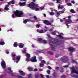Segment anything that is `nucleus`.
Returning <instances> with one entry per match:
<instances>
[{"mask_svg": "<svg viewBox=\"0 0 78 78\" xmlns=\"http://www.w3.org/2000/svg\"><path fill=\"white\" fill-rule=\"evenodd\" d=\"M37 32H38L39 33H44V30H39V29H37Z\"/></svg>", "mask_w": 78, "mask_h": 78, "instance_id": "nucleus-18", "label": "nucleus"}, {"mask_svg": "<svg viewBox=\"0 0 78 78\" xmlns=\"http://www.w3.org/2000/svg\"><path fill=\"white\" fill-rule=\"evenodd\" d=\"M58 9H61L62 8H64V7L60 5H59V6H58Z\"/></svg>", "mask_w": 78, "mask_h": 78, "instance_id": "nucleus-22", "label": "nucleus"}, {"mask_svg": "<svg viewBox=\"0 0 78 78\" xmlns=\"http://www.w3.org/2000/svg\"><path fill=\"white\" fill-rule=\"evenodd\" d=\"M47 72L48 74H50V71L49 70H47Z\"/></svg>", "mask_w": 78, "mask_h": 78, "instance_id": "nucleus-37", "label": "nucleus"}, {"mask_svg": "<svg viewBox=\"0 0 78 78\" xmlns=\"http://www.w3.org/2000/svg\"><path fill=\"white\" fill-rule=\"evenodd\" d=\"M43 69H39V70H40V71H43Z\"/></svg>", "mask_w": 78, "mask_h": 78, "instance_id": "nucleus-53", "label": "nucleus"}, {"mask_svg": "<svg viewBox=\"0 0 78 78\" xmlns=\"http://www.w3.org/2000/svg\"><path fill=\"white\" fill-rule=\"evenodd\" d=\"M43 15H44V17H46V14H43Z\"/></svg>", "mask_w": 78, "mask_h": 78, "instance_id": "nucleus-63", "label": "nucleus"}, {"mask_svg": "<svg viewBox=\"0 0 78 78\" xmlns=\"http://www.w3.org/2000/svg\"><path fill=\"white\" fill-rule=\"evenodd\" d=\"M9 3H10V5H11V4H14V3H15V2L14 1H10Z\"/></svg>", "mask_w": 78, "mask_h": 78, "instance_id": "nucleus-24", "label": "nucleus"}, {"mask_svg": "<svg viewBox=\"0 0 78 78\" xmlns=\"http://www.w3.org/2000/svg\"><path fill=\"white\" fill-rule=\"evenodd\" d=\"M19 5H20V6H25V5H26V2H24L23 3L20 2L19 3Z\"/></svg>", "mask_w": 78, "mask_h": 78, "instance_id": "nucleus-14", "label": "nucleus"}, {"mask_svg": "<svg viewBox=\"0 0 78 78\" xmlns=\"http://www.w3.org/2000/svg\"><path fill=\"white\" fill-rule=\"evenodd\" d=\"M7 31H13V30H12V29H11L9 30H8Z\"/></svg>", "mask_w": 78, "mask_h": 78, "instance_id": "nucleus-51", "label": "nucleus"}, {"mask_svg": "<svg viewBox=\"0 0 78 78\" xmlns=\"http://www.w3.org/2000/svg\"><path fill=\"white\" fill-rule=\"evenodd\" d=\"M13 14H12V17L13 19L16 18V16L18 17H22V15L23 14V12L22 11H20L19 10H17L16 11L14 12Z\"/></svg>", "mask_w": 78, "mask_h": 78, "instance_id": "nucleus-2", "label": "nucleus"}, {"mask_svg": "<svg viewBox=\"0 0 78 78\" xmlns=\"http://www.w3.org/2000/svg\"><path fill=\"white\" fill-rule=\"evenodd\" d=\"M59 1H60V0H56V3H61V2Z\"/></svg>", "mask_w": 78, "mask_h": 78, "instance_id": "nucleus-35", "label": "nucleus"}, {"mask_svg": "<svg viewBox=\"0 0 78 78\" xmlns=\"http://www.w3.org/2000/svg\"><path fill=\"white\" fill-rule=\"evenodd\" d=\"M0 44L2 45H5V43L4 42H0Z\"/></svg>", "mask_w": 78, "mask_h": 78, "instance_id": "nucleus-30", "label": "nucleus"}, {"mask_svg": "<svg viewBox=\"0 0 78 78\" xmlns=\"http://www.w3.org/2000/svg\"><path fill=\"white\" fill-rule=\"evenodd\" d=\"M67 59V57L66 56L63 57L61 58V61L63 62H66Z\"/></svg>", "mask_w": 78, "mask_h": 78, "instance_id": "nucleus-9", "label": "nucleus"}, {"mask_svg": "<svg viewBox=\"0 0 78 78\" xmlns=\"http://www.w3.org/2000/svg\"><path fill=\"white\" fill-rule=\"evenodd\" d=\"M26 56L27 57L26 61H31L32 62H37V60H36V57L34 56L30 60V55L29 54H26Z\"/></svg>", "mask_w": 78, "mask_h": 78, "instance_id": "nucleus-5", "label": "nucleus"}, {"mask_svg": "<svg viewBox=\"0 0 78 78\" xmlns=\"http://www.w3.org/2000/svg\"><path fill=\"white\" fill-rule=\"evenodd\" d=\"M49 44L51 46V48L52 50L55 51V48L54 47L53 45H54L55 44L56 45H60V42L59 40H58L52 38L50 40Z\"/></svg>", "mask_w": 78, "mask_h": 78, "instance_id": "nucleus-1", "label": "nucleus"}, {"mask_svg": "<svg viewBox=\"0 0 78 78\" xmlns=\"http://www.w3.org/2000/svg\"><path fill=\"white\" fill-rule=\"evenodd\" d=\"M7 4L8 5H6L5 6V8L4 9L5 11H8V10H9V8H8V7L9 6V5H10V3L8 2Z\"/></svg>", "mask_w": 78, "mask_h": 78, "instance_id": "nucleus-10", "label": "nucleus"}, {"mask_svg": "<svg viewBox=\"0 0 78 78\" xmlns=\"http://www.w3.org/2000/svg\"><path fill=\"white\" fill-rule=\"evenodd\" d=\"M47 36L49 38H50V35L47 34Z\"/></svg>", "mask_w": 78, "mask_h": 78, "instance_id": "nucleus-57", "label": "nucleus"}, {"mask_svg": "<svg viewBox=\"0 0 78 78\" xmlns=\"http://www.w3.org/2000/svg\"><path fill=\"white\" fill-rule=\"evenodd\" d=\"M35 78H39V76L38 75H36V76H35Z\"/></svg>", "mask_w": 78, "mask_h": 78, "instance_id": "nucleus-52", "label": "nucleus"}, {"mask_svg": "<svg viewBox=\"0 0 78 78\" xmlns=\"http://www.w3.org/2000/svg\"><path fill=\"white\" fill-rule=\"evenodd\" d=\"M71 3H73V4H74V3H75V2L74 1H71Z\"/></svg>", "mask_w": 78, "mask_h": 78, "instance_id": "nucleus-50", "label": "nucleus"}, {"mask_svg": "<svg viewBox=\"0 0 78 78\" xmlns=\"http://www.w3.org/2000/svg\"><path fill=\"white\" fill-rule=\"evenodd\" d=\"M28 69L29 71H30V72H31L33 71V68L30 67H28Z\"/></svg>", "mask_w": 78, "mask_h": 78, "instance_id": "nucleus-19", "label": "nucleus"}, {"mask_svg": "<svg viewBox=\"0 0 78 78\" xmlns=\"http://www.w3.org/2000/svg\"><path fill=\"white\" fill-rule=\"evenodd\" d=\"M26 51L27 50H24V51H22L23 53H26Z\"/></svg>", "mask_w": 78, "mask_h": 78, "instance_id": "nucleus-46", "label": "nucleus"}, {"mask_svg": "<svg viewBox=\"0 0 78 78\" xmlns=\"http://www.w3.org/2000/svg\"><path fill=\"white\" fill-rule=\"evenodd\" d=\"M65 2H66V3H67V2H70V0H65Z\"/></svg>", "mask_w": 78, "mask_h": 78, "instance_id": "nucleus-49", "label": "nucleus"}, {"mask_svg": "<svg viewBox=\"0 0 78 78\" xmlns=\"http://www.w3.org/2000/svg\"><path fill=\"white\" fill-rule=\"evenodd\" d=\"M42 43H44V44H47V41L43 40L42 41Z\"/></svg>", "mask_w": 78, "mask_h": 78, "instance_id": "nucleus-26", "label": "nucleus"}, {"mask_svg": "<svg viewBox=\"0 0 78 78\" xmlns=\"http://www.w3.org/2000/svg\"><path fill=\"white\" fill-rule=\"evenodd\" d=\"M4 75H1L0 76V78H2V77H3V76Z\"/></svg>", "mask_w": 78, "mask_h": 78, "instance_id": "nucleus-55", "label": "nucleus"}, {"mask_svg": "<svg viewBox=\"0 0 78 78\" xmlns=\"http://www.w3.org/2000/svg\"><path fill=\"white\" fill-rule=\"evenodd\" d=\"M40 75L41 76V78H43V75L42 74H40Z\"/></svg>", "mask_w": 78, "mask_h": 78, "instance_id": "nucleus-60", "label": "nucleus"}, {"mask_svg": "<svg viewBox=\"0 0 78 78\" xmlns=\"http://www.w3.org/2000/svg\"><path fill=\"white\" fill-rule=\"evenodd\" d=\"M29 78H31V74H30L28 75Z\"/></svg>", "mask_w": 78, "mask_h": 78, "instance_id": "nucleus-48", "label": "nucleus"}, {"mask_svg": "<svg viewBox=\"0 0 78 78\" xmlns=\"http://www.w3.org/2000/svg\"><path fill=\"white\" fill-rule=\"evenodd\" d=\"M49 15H51H51H54L55 13H54L53 12H50L49 13Z\"/></svg>", "mask_w": 78, "mask_h": 78, "instance_id": "nucleus-29", "label": "nucleus"}, {"mask_svg": "<svg viewBox=\"0 0 78 78\" xmlns=\"http://www.w3.org/2000/svg\"><path fill=\"white\" fill-rule=\"evenodd\" d=\"M64 11H59L57 12V14L55 15V16L57 17H59V15H60V14H62V13H64Z\"/></svg>", "mask_w": 78, "mask_h": 78, "instance_id": "nucleus-13", "label": "nucleus"}, {"mask_svg": "<svg viewBox=\"0 0 78 78\" xmlns=\"http://www.w3.org/2000/svg\"><path fill=\"white\" fill-rule=\"evenodd\" d=\"M53 76H54V77H56V76H57V75L55 73H54L53 74Z\"/></svg>", "mask_w": 78, "mask_h": 78, "instance_id": "nucleus-32", "label": "nucleus"}, {"mask_svg": "<svg viewBox=\"0 0 78 78\" xmlns=\"http://www.w3.org/2000/svg\"><path fill=\"white\" fill-rule=\"evenodd\" d=\"M70 12L73 13H75V11L73 9H72L70 10Z\"/></svg>", "mask_w": 78, "mask_h": 78, "instance_id": "nucleus-31", "label": "nucleus"}, {"mask_svg": "<svg viewBox=\"0 0 78 78\" xmlns=\"http://www.w3.org/2000/svg\"><path fill=\"white\" fill-rule=\"evenodd\" d=\"M48 30V29H44V32H46V31H47Z\"/></svg>", "mask_w": 78, "mask_h": 78, "instance_id": "nucleus-56", "label": "nucleus"}, {"mask_svg": "<svg viewBox=\"0 0 78 78\" xmlns=\"http://www.w3.org/2000/svg\"><path fill=\"white\" fill-rule=\"evenodd\" d=\"M27 50V48H24V50Z\"/></svg>", "mask_w": 78, "mask_h": 78, "instance_id": "nucleus-64", "label": "nucleus"}, {"mask_svg": "<svg viewBox=\"0 0 78 78\" xmlns=\"http://www.w3.org/2000/svg\"><path fill=\"white\" fill-rule=\"evenodd\" d=\"M48 69H51V67L50 66H48Z\"/></svg>", "mask_w": 78, "mask_h": 78, "instance_id": "nucleus-54", "label": "nucleus"}, {"mask_svg": "<svg viewBox=\"0 0 78 78\" xmlns=\"http://www.w3.org/2000/svg\"><path fill=\"white\" fill-rule=\"evenodd\" d=\"M60 69L61 72H63V69L62 68H60Z\"/></svg>", "mask_w": 78, "mask_h": 78, "instance_id": "nucleus-47", "label": "nucleus"}, {"mask_svg": "<svg viewBox=\"0 0 78 78\" xmlns=\"http://www.w3.org/2000/svg\"><path fill=\"white\" fill-rule=\"evenodd\" d=\"M28 6L30 8L32 9H34L36 11H38L39 10V9L37 7L38 6V5L34 3L33 2L30 3L29 4Z\"/></svg>", "mask_w": 78, "mask_h": 78, "instance_id": "nucleus-4", "label": "nucleus"}, {"mask_svg": "<svg viewBox=\"0 0 78 78\" xmlns=\"http://www.w3.org/2000/svg\"><path fill=\"white\" fill-rule=\"evenodd\" d=\"M50 31H53V29H51L49 30Z\"/></svg>", "mask_w": 78, "mask_h": 78, "instance_id": "nucleus-61", "label": "nucleus"}, {"mask_svg": "<svg viewBox=\"0 0 78 78\" xmlns=\"http://www.w3.org/2000/svg\"><path fill=\"white\" fill-rule=\"evenodd\" d=\"M41 63L43 64H45V61L44 60H42L41 61Z\"/></svg>", "mask_w": 78, "mask_h": 78, "instance_id": "nucleus-40", "label": "nucleus"}, {"mask_svg": "<svg viewBox=\"0 0 78 78\" xmlns=\"http://www.w3.org/2000/svg\"><path fill=\"white\" fill-rule=\"evenodd\" d=\"M68 18L69 19H66V18H63V19L65 20L66 21V26H68V28H69V26L68 24H69L70 23H72V20H70V19L71 18V16H68Z\"/></svg>", "mask_w": 78, "mask_h": 78, "instance_id": "nucleus-7", "label": "nucleus"}, {"mask_svg": "<svg viewBox=\"0 0 78 78\" xmlns=\"http://www.w3.org/2000/svg\"><path fill=\"white\" fill-rule=\"evenodd\" d=\"M44 9V7H41L40 9V11H42Z\"/></svg>", "mask_w": 78, "mask_h": 78, "instance_id": "nucleus-44", "label": "nucleus"}, {"mask_svg": "<svg viewBox=\"0 0 78 78\" xmlns=\"http://www.w3.org/2000/svg\"><path fill=\"white\" fill-rule=\"evenodd\" d=\"M12 57L13 58H12V60L13 61H14L15 59H16V60L17 61L16 62V63H18L19 62V60L20 59V56H16V54H14V53H12Z\"/></svg>", "mask_w": 78, "mask_h": 78, "instance_id": "nucleus-6", "label": "nucleus"}, {"mask_svg": "<svg viewBox=\"0 0 78 78\" xmlns=\"http://www.w3.org/2000/svg\"><path fill=\"white\" fill-rule=\"evenodd\" d=\"M34 70L35 71H37V69L36 68L35 69H34Z\"/></svg>", "mask_w": 78, "mask_h": 78, "instance_id": "nucleus-62", "label": "nucleus"}, {"mask_svg": "<svg viewBox=\"0 0 78 78\" xmlns=\"http://www.w3.org/2000/svg\"><path fill=\"white\" fill-rule=\"evenodd\" d=\"M55 69L56 70H58L59 69V67H56V68H55Z\"/></svg>", "mask_w": 78, "mask_h": 78, "instance_id": "nucleus-59", "label": "nucleus"}, {"mask_svg": "<svg viewBox=\"0 0 78 78\" xmlns=\"http://www.w3.org/2000/svg\"><path fill=\"white\" fill-rule=\"evenodd\" d=\"M49 5L50 6H53L54 5L53 3L50 2L49 3Z\"/></svg>", "mask_w": 78, "mask_h": 78, "instance_id": "nucleus-41", "label": "nucleus"}, {"mask_svg": "<svg viewBox=\"0 0 78 78\" xmlns=\"http://www.w3.org/2000/svg\"><path fill=\"white\" fill-rule=\"evenodd\" d=\"M8 70H9L10 72H12V71L11 70V68L9 67H8Z\"/></svg>", "mask_w": 78, "mask_h": 78, "instance_id": "nucleus-28", "label": "nucleus"}, {"mask_svg": "<svg viewBox=\"0 0 78 78\" xmlns=\"http://www.w3.org/2000/svg\"><path fill=\"white\" fill-rule=\"evenodd\" d=\"M68 50L69 51H71V52H73L74 51H75V50L74 48H73L72 47H70L68 48Z\"/></svg>", "mask_w": 78, "mask_h": 78, "instance_id": "nucleus-15", "label": "nucleus"}, {"mask_svg": "<svg viewBox=\"0 0 78 78\" xmlns=\"http://www.w3.org/2000/svg\"><path fill=\"white\" fill-rule=\"evenodd\" d=\"M36 26L37 28H39V27H41L40 24H37L36 25Z\"/></svg>", "mask_w": 78, "mask_h": 78, "instance_id": "nucleus-36", "label": "nucleus"}, {"mask_svg": "<svg viewBox=\"0 0 78 78\" xmlns=\"http://www.w3.org/2000/svg\"><path fill=\"white\" fill-rule=\"evenodd\" d=\"M13 46L15 47H17V42H15L13 44Z\"/></svg>", "mask_w": 78, "mask_h": 78, "instance_id": "nucleus-25", "label": "nucleus"}, {"mask_svg": "<svg viewBox=\"0 0 78 78\" xmlns=\"http://www.w3.org/2000/svg\"><path fill=\"white\" fill-rule=\"evenodd\" d=\"M47 78H51V76H49L48 75H47L46 76Z\"/></svg>", "mask_w": 78, "mask_h": 78, "instance_id": "nucleus-39", "label": "nucleus"}, {"mask_svg": "<svg viewBox=\"0 0 78 78\" xmlns=\"http://www.w3.org/2000/svg\"><path fill=\"white\" fill-rule=\"evenodd\" d=\"M34 18L35 19L36 22H39V20L37 19V17L36 16H34Z\"/></svg>", "mask_w": 78, "mask_h": 78, "instance_id": "nucleus-20", "label": "nucleus"}, {"mask_svg": "<svg viewBox=\"0 0 78 78\" xmlns=\"http://www.w3.org/2000/svg\"><path fill=\"white\" fill-rule=\"evenodd\" d=\"M43 23H44L46 24V25H51V26L53 25V24H51V22H50L49 21L47 20L43 21Z\"/></svg>", "mask_w": 78, "mask_h": 78, "instance_id": "nucleus-8", "label": "nucleus"}, {"mask_svg": "<svg viewBox=\"0 0 78 78\" xmlns=\"http://www.w3.org/2000/svg\"><path fill=\"white\" fill-rule=\"evenodd\" d=\"M40 67H42V66H44V63H40Z\"/></svg>", "mask_w": 78, "mask_h": 78, "instance_id": "nucleus-38", "label": "nucleus"}, {"mask_svg": "<svg viewBox=\"0 0 78 78\" xmlns=\"http://www.w3.org/2000/svg\"><path fill=\"white\" fill-rule=\"evenodd\" d=\"M51 34L52 35H55V34L56 33V31H53L51 33Z\"/></svg>", "mask_w": 78, "mask_h": 78, "instance_id": "nucleus-27", "label": "nucleus"}, {"mask_svg": "<svg viewBox=\"0 0 78 78\" xmlns=\"http://www.w3.org/2000/svg\"><path fill=\"white\" fill-rule=\"evenodd\" d=\"M71 74L72 77L78 78V71H76L75 69V67H73L71 68Z\"/></svg>", "mask_w": 78, "mask_h": 78, "instance_id": "nucleus-3", "label": "nucleus"}, {"mask_svg": "<svg viewBox=\"0 0 78 78\" xmlns=\"http://www.w3.org/2000/svg\"><path fill=\"white\" fill-rule=\"evenodd\" d=\"M69 67V66L68 65H66L63 66V67H64L65 68H66L67 67Z\"/></svg>", "mask_w": 78, "mask_h": 78, "instance_id": "nucleus-45", "label": "nucleus"}, {"mask_svg": "<svg viewBox=\"0 0 78 78\" xmlns=\"http://www.w3.org/2000/svg\"><path fill=\"white\" fill-rule=\"evenodd\" d=\"M32 47L33 48H35V47H36V46L34 45V44L32 45Z\"/></svg>", "mask_w": 78, "mask_h": 78, "instance_id": "nucleus-58", "label": "nucleus"}, {"mask_svg": "<svg viewBox=\"0 0 78 78\" xmlns=\"http://www.w3.org/2000/svg\"><path fill=\"white\" fill-rule=\"evenodd\" d=\"M67 5L69 6H71L72 5V4L71 3H68L67 4Z\"/></svg>", "mask_w": 78, "mask_h": 78, "instance_id": "nucleus-34", "label": "nucleus"}, {"mask_svg": "<svg viewBox=\"0 0 78 78\" xmlns=\"http://www.w3.org/2000/svg\"><path fill=\"white\" fill-rule=\"evenodd\" d=\"M19 72L20 73L21 75H22L23 76H25V73H24L23 71L21 70H19Z\"/></svg>", "mask_w": 78, "mask_h": 78, "instance_id": "nucleus-16", "label": "nucleus"}, {"mask_svg": "<svg viewBox=\"0 0 78 78\" xmlns=\"http://www.w3.org/2000/svg\"><path fill=\"white\" fill-rule=\"evenodd\" d=\"M43 40H42V38H38L37 40V41L39 42V43H42V41Z\"/></svg>", "mask_w": 78, "mask_h": 78, "instance_id": "nucleus-17", "label": "nucleus"}, {"mask_svg": "<svg viewBox=\"0 0 78 78\" xmlns=\"http://www.w3.org/2000/svg\"><path fill=\"white\" fill-rule=\"evenodd\" d=\"M62 78H66V76H65V75H62L61 76Z\"/></svg>", "mask_w": 78, "mask_h": 78, "instance_id": "nucleus-42", "label": "nucleus"}, {"mask_svg": "<svg viewBox=\"0 0 78 78\" xmlns=\"http://www.w3.org/2000/svg\"><path fill=\"white\" fill-rule=\"evenodd\" d=\"M23 46H24V44H19V47L20 48H23Z\"/></svg>", "mask_w": 78, "mask_h": 78, "instance_id": "nucleus-21", "label": "nucleus"}, {"mask_svg": "<svg viewBox=\"0 0 78 78\" xmlns=\"http://www.w3.org/2000/svg\"><path fill=\"white\" fill-rule=\"evenodd\" d=\"M1 65L2 68H5L6 67V63L5 61L3 60L1 62Z\"/></svg>", "mask_w": 78, "mask_h": 78, "instance_id": "nucleus-11", "label": "nucleus"}, {"mask_svg": "<svg viewBox=\"0 0 78 78\" xmlns=\"http://www.w3.org/2000/svg\"><path fill=\"white\" fill-rule=\"evenodd\" d=\"M57 37H59L61 39H64V37L61 36L60 35H57Z\"/></svg>", "mask_w": 78, "mask_h": 78, "instance_id": "nucleus-23", "label": "nucleus"}, {"mask_svg": "<svg viewBox=\"0 0 78 78\" xmlns=\"http://www.w3.org/2000/svg\"><path fill=\"white\" fill-rule=\"evenodd\" d=\"M27 22H35L34 21H31V20L29 19H25L24 21H23V23H25V24H26L27 23Z\"/></svg>", "mask_w": 78, "mask_h": 78, "instance_id": "nucleus-12", "label": "nucleus"}, {"mask_svg": "<svg viewBox=\"0 0 78 78\" xmlns=\"http://www.w3.org/2000/svg\"><path fill=\"white\" fill-rule=\"evenodd\" d=\"M48 54H50V55H53V52L50 51H48Z\"/></svg>", "mask_w": 78, "mask_h": 78, "instance_id": "nucleus-33", "label": "nucleus"}, {"mask_svg": "<svg viewBox=\"0 0 78 78\" xmlns=\"http://www.w3.org/2000/svg\"><path fill=\"white\" fill-rule=\"evenodd\" d=\"M72 63H75V62L76 63V61H75V60H73L72 61Z\"/></svg>", "mask_w": 78, "mask_h": 78, "instance_id": "nucleus-43", "label": "nucleus"}]
</instances>
